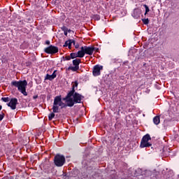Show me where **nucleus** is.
I'll list each match as a JSON object with an SVG mask.
<instances>
[{"instance_id": "obj_1", "label": "nucleus", "mask_w": 179, "mask_h": 179, "mask_svg": "<svg viewBox=\"0 0 179 179\" xmlns=\"http://www.w3.org/2000/svg\"><path fill=\"white\" fill-rule=\"evenodd\" d=\"M85 99V96L78 93L77 92H69L66 96L62 98V96H56L54 99L53 106L52 110L54 113H58V110H62L66 108V107H73L75 104L82 103V100Z\"/></svg>"}, {"instance_id": "obj_2", "label": "nucleus", "mask_w": 179, "mask_h": 179, "mask_svg": "<svg viewBox=\"0 0 179 179\" xmlns=\"http://www.w3.org/2000/svg\"><path fill=\"white\" fill-rule=\"evenodd\" d=\"M11 87H17L18 92H20L23 94V96H27V92H26V89L27 87V80H20L19 81L13 80L10 83Z\"/></svg>"}, {"instance_id": "obj_3", "label": "nucleus", "mask_w": 179, "mask_h": 179, "mask_svg": "<svg viewBox=\"0 0 179 179\" xmlns=\"http://www.w3.org/2000/svg\"><path fill=\"white\" fill-rule=\"evenodd\" d=\"M90 152H85V154L83 155V160L82 162V164L84 169H86L87 174H92L94 170L93 166H89V160H90Z\"/></svg>"}, {"instance_id": "obj_4", "label": "nucleus", "mask_w": 179, "mask_h": 179, "mask_svg": "<svg viewBox=\"0 0 179 179\" xmlns=\"http://www.w3.org/2000/svg\"><path fill=\"white\" fill-rule=\"evenodd\" d=\"M65 156L61 154H57L54 158V164L57 167H62L66 163Z\"/></svg>"}, {"instance_id": "obj_5", "label": "nucleus", "mask_w": 179, "mask_h": 179, "mask_svg": "<svg viewBox=\"0 0 179 179\" xmlns=\"http://www.w3.org/2000/svg\"><path fill=\"white\" fill-rule=\"evenodd\" d=\"M149 141H152V137H150V134H147L143 136L141 141L140 148L141 149H143V148H150V146H152V143H150Z\"/></svg>"}, {"instance_id": "obj_6", "label": "nucleus", "mask_w": 179, "mask_h": 179, "mask_svg": "<svg viewBox=\"0 0 179 179\" xmlns=\"http://www.w3.org/2000/svg\"><path fill=\"white\" fill-rule=\"evenodd\" d=\"M80 64H82V60L80 59L76 58L73 60V66H69L66 69V71H72L73 72H78V71H79V65Z\"/></svg>"}, {"instance_id": "obj_7", "label": "nucleus", "mask_w": 179, "mask_h": 179, "mask_svg": "<svg viewBox=\"0 0 179 179\" xmlns=\"http://www.w3.org/2000/svg\"><path fill=\"white\" fill-rule=\"evenodd\" d=\"M59 51V49L57 46H54L52 45H49L48 47L44 49V52L46 54H50L51 55H54V54H57Z\"/></svg>"}, {"instance_id": "obj_8", "label": "nucleus", "mask_w": 179, "mask_h": 179, "mask_svg": "<svg viewBox=\"0 0 179 179\" xmlns=\"http://www.w3.org/2000/svg\"><path fill=\"white\" fill-rule=\"evenodd\" d=\"M101 71H103V66L96 64L93 68L92 73L94 76H100L101 75Z\"/></svg>"}, {"instance_id": "obj_9", "label": "nucleus", "mask_w": 179, "mask_h": 179, "mask_svg": "<svg viewBox=\"0 0 179 179\" xmlns=\"http://www.w3.org/2000/svg\"><path fill=\"white\" fill-rule=\"evenodd\" d=\"M19 104L16 98H12L10 99L9 103H7L8 107H10L11 110H16V106Z\"/></svg>"}, {"instance_id": "obj_10", "label": "nucleus", "mask_w": 179, "mask_h": 179, "mask_svg": "<svg viewBox=\"0 0 179 179\" xmlns=\"http://www.w3.org/2000/svg\"><path fill=\"white\" fill-rule=\"evenodd\" d=\"M84 48L85 54L87 55H93V52H94V47L93 46H83Z\"/></svg>"}, {"instance_id": "obj_11", "label": "nucleus", "mask_w": 179, "mask_h": 179, "mask_svg": "<svg viewBox=\"0 0 179 179\" xmlns=\"http://www.w3.org/2000/svg\"><path fill=\"white\" fill-rule=\"evenodd\" d=\"M142 13V11L139 8H136L134 10L131 16L134 17V19H139L141 17V14Z\"/></svg>"}, {"instance_id": "obj_12", "label": "nucleus", "mask_w": 179, "mask_h": 179, "mask_svg": "<svg viewBox=\"0 0 179 179\" xmlns=\"http://www.w3.org/2000/svg\"><path fill=\"white\" fill-rule=\"evenodd\" d=\"M45 170H48L50 167H51V162H50V159L45 158V161L41 164V165Z\"/></svg>"}, {"instance_id": "obj_13", "label": "nucleus", "mask_w": 179, "mask_h": 179, "mask_svg": "<svg viewBox=\"0 0 179 179\" xmlns=\"http://www.w3.org/2000/svg\"><path fill=\"white\" fill-rule=\"evenodd\" d=\"M57 78V70H55L52 75L46 74L45 80H54Z\"/></svg>"}, {"instance_id": "obj_14", "label": "nucleus", "mask_w": 179, "mask_h": 179, "mask_svg": "<svg viewBox=\"0 0 179 179\" xmlns=\"http://www.w3.org/2000/svg\"><path fill=\"white\" fill-rule=\"evenodd\" d=\"M85 49L83 48V46H82L80 48V50H78L77 52V57L78 58H83V57H85Z\"/></svg>"}, {"instance_id": "obj_15", "label": "nucleus", "mask_w": 179, "mask_h": 179, "mask_svg": "<svg viewBox=\"0 0 179 179\" xmlns=\"http://www.w3.org/2000/svg\"><path fill=\"white\" fill-rule=\"evenodd\" d=\"M79 174V170L78 169H73L71 173H69L70 178L71 177L75 178L78 177V175Z\"/></svg>"}, {"instance_id": "obj_16", "label": "nucleus", "mask_w": 179, "mask_h": 179, "mask_svg": "<svg viewBox=\"0 0 179 179\" xmlns=\"http://www.w3.org/2000/svg\"><path fill=\"white\" fill-rule=\"evenodd\" d=\"M173 177V171H169L166 172V174L163 176V179H169Z\"/></svg>"}, {"instance_id": "obj_17", "label": "nucleus", "mask_w": 179, "mask_h": 179, "mask_svg": "<svg viewBox=\"0 0 179 179\" xmlns=\"http://www.w3.org/2000/svg\"><path fill=\"white\" fill-rule=\"evenodd\" d=\"M73 83L71 87V90L69 92H73V93H75V92H76V90H75V87H78V86H79V83L78 82V80H76Z\"/></svg>"}, {"instance_id": "obj_18", "label": "nucleus", "mask_w": 179, "mask_h": 179, "mask_svg": "<svg viewBox=\"0 0 179 179\" xmlns=\"http://www.w3.org/2000/svg\"><path fill=\"white\" fill-rule=\"evenodd\" d=\"M153 122L155 125H159L160 124V116H155L153 118Z\"/></svg>"}, {"instance_id": "obj_19", "label": "nucleus", "mask_w": 179, "mask_h": 179, "mask_svg": "<svg viewBox=\"0 0 179 179\" xmlns=\"http://www.w3.org/2000/svg\"><path fill=\"white\" fill-rule=\"evenodd\" d=\"M52 113H51L50 114H49L48 115V120L49 121H52V118H54V117H55V113H59V109H58V112H54V110L52 109Z\"/></svg>"}, {"instance_id": "obj_20", "label": "nucleus", "mask_w": 179, "mask_h": 179, "mask_svg": "<svg viewBox=\"0 0 179 179\" xmlns=\"http://www.w3.org/2000/svg\"><path fill=\"white\" fill-rule=\"evenodd\" d=\"M72 44L75 45V40L73 39H69V44L67 45V47L69 50L72 48Z\"/></svg>"}, {"instance_id": "obj_21", "label": "nucleus", "mask_w": 179, "mask_h": 179, "mask_svg": "<svg viewBox=\"0 0 179 179\" xmlns=\"http://www.w3.org/2000/svg\"><path fill=\"white\" fill-rule=\"evenodd\" d=\"M92 19H93L94 20H100L101 17L99 15L94 14V15H92Z\"/></svg>"}, {"instance_id": "obj_22", "label": "nucleus", "mask_w": 179, "mask_h": 179, "mask_svg": "<svg viewBox=\"0 0 179 179\" xmlns=\"http://www.w3.org/2000/svg\"><path fill=\"white\" fill-rule=\"evenodd\" d=\"M70 58L71 59H75V58H78V54L76 52H71L70 54Z\"/></svg>"}, {"instance_id": "obj_23", "label": "nucleus", "mask_w": 179, "mask_h": 179, "mask_svg": "<svg viewBox=\"0 0 179 179\" xmlns=\"http://www.w3.org/2000/svg\"><path fill=\"white\" fill-rule=\"evenodd\" d=\"M143 6L145 9V15H148V13H149V12H150V9L149 8V6H148V5H146V4H144Z\"/></svg>"}, {"instance_id": "obj_24", "label": "nucleus", "mask_w": 179, "mask_h": 179, "mask_svg": "<svg viewBox=\"0 0 179 179\" xmlns=\"http://www.w3.org/2000/svg\"><path fill=\"white\" fill-rule=\"evenodd\" d=\"M1 101L4 103H8V101H10V99L9 97H2Z\"/></svg>"}, {"instance_id": "obj_25", "label": "nucleus", "mask_w": 179, "mask_h": 179, "mask_svg": "<svg viewBox=\"0 0 179 179\" xmlns=\"http://www.w3.org/2000/svg\"><path fill=\"white\" fill-rule=\"evenodd\" d=\"M64 179H71V176L69 174L68 175L66 173H63L62 174Z\"/></svg>"}, {"instance_id": "obj_26", "label": "nucleus", "mask_w": 179, "mask_h": 179, "mask_svg": "<svg viewBox=\"0 0 179 179\" xmlns=\"http://www.w3.org/2000/svg\"><path fill=\"white\" fill-rule=\"evenodd\" d=\"M142 22L143 24H149V18H143L142 19Z\"/></svg>"}, {"instance_id": "obj_27", "label": "nucleus", "mask_w": 179, "mask_h": 179, "mask_svg": "<svg viewBox=\"0 0 179 179\" xmlns=\"http://www.w3.org/2000/svg\"><path fill=\"white\" fill-rule=\"evenodd\" d=\"M113 62H117L118 64H121V62H122V60L121 59H113Z\"/></svg>"}, {"instance_id": "obj_28", "label": "nucleus", "mask_w": 179, "mask_h": 179, "mask_svg": "<svg viewBox=\"0 0 179 179\" xmlns=\"http://www.w3.org/2000/svg\"><path fill=\"white\" fill-rule=\"evenodd\" d=\"M61 30L62 31H68V27H66L65 25H63L62 27H61Z\"/></svg>"}, {"instance_id": "obj_29", "label": "nucleus", "mask_w": 179, "mask_h": 179, "mask_svg": "<svg viewBox=\"0 0 179 179\" xmlns=\"http://www.w3.org/2000/svg\"><path fill=\"white\" fill-rule=\"evenodd\" d=\"M3 118H5V113H3V112H1V113L0 114V122L2 121Z\"/></svg>"}, {"instance_id": "obj_30", "label": "nucleus", "mask_w": 179, "mask_h": 179, "mask_svg": "<svg viewBox=\"0 0 179 179\" xmlns=\"http://www.w3.org/2000/svg\"><path fill=\"white\" fill-rule=\"evenodd\" d=\"M25 22H27V23H31V17H28Z\"/></svg>"}, {"instance_id": "obj_31", "label": "nucleus", "mask_w": 179, "mask_h": 179, "mask_svg": "<svg viewBox=\"0 0 179 179\" xmlns=\"http://www.w3.org/2000/svg\"><path fill=\"white\" fill-rule=\"evenodd\" d=\"M64 58V61H71V56H66Z\"/></svg>"}, {"instance_id": "obj_32", "label": "nucleus", "mask_w": 179, "mask_h": 179, "mask_svg": "<svg viewBox=\"0 0 179 179\" xmlns=\"http://www.w3.org/2000/svg\"><path fill=\"white\" fill-rule=\"evenodd\" d=\"M73 45L75 48H76V50H78V48H79V46H80L79 43H76V42H75V45Z\"/></svg>"}, {"instance_id": "obj_33", "label": "nucleus", "mask_w": 179, "mask_h": 179, "mask_svg": "<svg viewBox=\"0 0 179 179\" xmlns=\"http://www.w3.org/2000/svg\"><path fill=\"white\" fill-rule=\"evenodd\" d=\"M68 44H69V40L66 41L64 43V45H63V47H68Z\"/></svg>"}, {"instance_id": "obj_34", "label": "nucleus", "mask_w": 179, "mask_h": 179, "mask_svg": "<svg viewBox=\"0 0 179 179\" xmlns=\"http://www.w3.org/2000/svg\"><path fill=\"white\" fill-rule=\"evenodd\" d=\"M128 64H129V62L125 61V62H123L122 65H123V66L125 65L126 66H128Z\"/></svg>"}, {"instance_id": "obj_35", "label": "nucleus", "mask_w": 179, "mask_h": 179, "mask_svg": "<svg viewBox=\"0 0 179 179\" xmlns=\"http://www.w3.org/2000/svg\"><path fill=\"white\" fill-rule=\"evenodd\" d=\"M2 179H13V176H10V177L7 176V177L3 178Z\"/></svg>"}, {"instance_id": "obj_36", "label": "nucleus", "mask_w": 179, "mask_h": 179, "mask_svg": "<svg viewBox=\"0 0 179 179\" xmlns=\"http://www.w3.org/2000/svg\"><path fill=\"white\" fill-rule=\"evenodd\" d=\"M45 44H46L47 45H50V44H51V42L50 41H46L45 42Z\"/></svg>"}, {"instance_id": "obj_37", "label": "nucleus", "mask_w": 179, "mask_h": 179, "mask_svg": "<svg viewBox=\"0 0 179 179\" xmlns=\"http://www.w3.org/2000/svg\"><path fill=\"white\" fill-rule=\"evenodd\" d=\"M34 100H36V99H38V95H35L33 96Z\"/></svg>"}, {"instance_id": "obj_38", "label": "nucleus", "mask_w": 179, "mask_h": 179, "mask_svg": "<svg viewBox=\"0 0 179 179\" xmlns=\"http://www.w3.org/2000/svg\"><path fill=\"white\" fill-rule=\"evenodd\" d=\"M31 65V62L26 63V66H30Z\"/></svg>"}, {"instance_id": "obj_39", "label": "nucleus", "mask_w": 179, "mask_h": 179, "mask_svg": "<svg viewBox=\"0 0 179 179\" xmlns=\"http://www.w3.org/2000/svg\"><path fill=\"white\" fill-rule=\"evenodd\" d=\"M64 36H68V31H64Z\"/></svg>"}, {"instance_id": "obj_40", "label": "nucleus", "mask_w": 179, "mask_h": 179, "mask_svg": "<svg viewBox=\"0 0 179 179\" xmlns=\"http://www.w3.org/2000/svg\"><path fill=\"white\" fill-rule=\"evenodd\" d=\"M20 24H24V22H23V20H20Z\"/></svg>"}, {"instance_id": "obj_41", "label": "nucleus", "mask_w": 179, "mask_h": 179, "mask_svg": "<svg viewBox=\"0 0 179 179\" xmlns=\"http://www.w3.org/2000/svg\"><path fill=\"white\" fill-rule=\"evenodd\" d=\"M94 51H99V48H94Z\"/></svg>"}, {"instance_id": "obj_42", "label": "nucleus", "mask_w": 179, "mask_h": 179, "mask_svg": "<svg viewBox=\"0 0 179 179\" xmlns=\"http://www.w3.org/2000/svg\"><path fill=\"white\" fill-rule=\"evenodd\" d=\"M166 122H170V121L164 120V127L166 128Z\"/></svg>"}, {"instance_id": "obj_43", "label": "nucleus", "mask_w": 179, "mask_h": 179, "mask_svg": "<svg viewBox=\"0 0 179 179\" xmlns=\"http://www.w3.org/2000/svg\"><path fill=\"white\" fill-rule=\"evenodd\" d=\"M72 31H72V30H71V29H68V30H67V32H68V33H71V32H72Z\"/></svg>"}, {"instance_id": "obj_44", "label": "nucleus", "mask_w": 179, "mask_h": 179, "mask_svg": "<svg viewBox=\"0 0 179 179\" xmlns=\"http://www.w3.org/2000/svg\"><path fill=\"white\" fill-rule=\"evenodd\" d=\"M91 0H84V2H90Z\"/></svg>"}, {"instance_id": "obj_45", "label": "nucleus", "mask_w": 179, "mask_h": 179, "mask_svg": "<svg viewBox=\"0 0 179 179\" xmlns=\"http://www.w3.org/2000/svg\"><path fill=\"white\" fill-rule=\"evenodd\" d=\"M47 99H48V100H50V99H51V96H48Z\"/></svg>"}, {"instance_id": "obj_46", "label": "nucleus", "mask_w": 179, "mask_h": 179, "mask_svg": "<svg viewBox=\"0 0 179 179\" xmlns=\"http://www.w3.org/2000/svg\"><path fill=\"white\" fill-rule=\"evenodd\" d=\"M2 110V105H0V111Z\"/></svg>"}, {"instance_id": "obj_47", "label": "nucleus", "mask_w": 179, "mask_h": 179, "mask_svg": "<svg viewBox=\"0 0 179 179\" xmlns=\"http://www.w3.org/2000/svg\"><path fill=\"white\" fill-rule=\"evenodd\" d=\"M117 69H114L113 72H116Z\"/></svg>"}, {"instance_id": "obj_48", "label": "nucleus", "mask_w": 179, "mask_h": 179, "mask_svg": "<svg viewBox=\"0 0 179 179\" xmlns=\"http://www.w3.org/2000/svg\"><path fill=\"white\" fill-rule=\"evenodd\" d=\"M62 59L63 61H64V59H65V57H62Z\"/></svg>"}, {"instance_id": "obj_49", "label": "nucleus", "mask_w": 179, "mask_h": 179, "mask_svg": "<svg viewBox=\"0 0 179 179\" xmlns=\"http://www.w3.org/2000/svg\"><path fill=\"white\" fill-rule=\"evenodd\" d=\"M143 66H146V63H143Z\"/></svg>"}, {"instance_id": "obj_50", "label": "nucleus", "mask_w": 179, "mask_h": 179, "mask_svg": "<svg viewBox=\"0 0 179 179\" xmlns=\"http://www.w3.org/2000/svg\"><path fill=\"white\" fill-rule=\"evenodd\" d=\"M18 19H20V17H18Z\"/></svg>"}, {"instance_id": "obj_51", "label": "nucleus", "mask_w": 179, "mask_h": 179, "mask_svg": "<svg viewBox=\"0 0 179 179\" xmlns=\"http://www.w3.org/2000/svg\"><path fill=\"white\" fill-rule=\"evenodd\" d=\"M178 178H179V175H178Z\"/></svg>"}]
</instances>
